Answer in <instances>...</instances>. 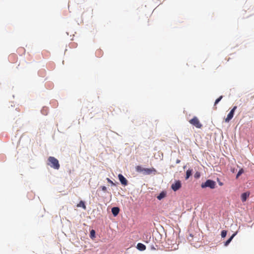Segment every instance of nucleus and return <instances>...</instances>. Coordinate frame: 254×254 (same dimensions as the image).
<instances>
[{
	"label": "nucleus",
	"instance_id": "39448f33",
	"mask_svg": "<svg viewBox=\"0 0 254 254\" xmlns=\"http://www.w3.org/2000/svg\"><path fill=\"white\" fill-rule=\"evenodd\" d=\"M181 186H182V184H181V181L178 180V181H176L175 182V183L171 185V188L174 191H176L178 190H179L181 188Z\"/></svg>",
	"mask_w": 254,
	"mask_h": 254
},
{
	"label": "nucleus",
	"instance_id": "1a4fd4ad",
	"mask_svg": "<svg viewBox=\"0 0 254 254\" xmlns=\"http://www.w3.org/2000/svg\"><path fill=\"white\" fill-rule=\"evenodd\" d=\"M119 211L120 209L118 207H114L112 208V212L115 216H117L119 214Z\"/></svg>",
	"mask_w": 254,
	"mask_h": 254
},
{
	"label": "nucleus",
	"instance_id": "412c9836",
	"mask_svg": "<svg viewBox=\"0 0 254 254\" xmlns=\"http://www.w3.org/2000/svg\"><path fill=\"white\" fill-rule=\"evenodd\" d=\"M102 190L104 191H106L107 190V188L105 186H102Z\"/></svg>",
	"mask_w": 254,
	"mask_h": 254
},
{
	"label": "nucleus",
	"instance_id": "20e7f679",
	"mask_svg": "<svg viewBox=\"0 0 254 254\" xmlns=\"http://www.w3.org/2000/svg\"><path fill=\"white\" fill-rule=\"evenodd\" d=\"M237 107L234 106L233 109L230 111L229 113L228 114L226 118L225 119V122L226 123H228L233 117L234 112L235 110L237 109Z\"/></svg>",
	"mask_w": 254,
	"mask_h": 254
},
{
	"label": "nucleus",
	"instance_id": "aec40b11",
	"mask_svg": "<svg viewBox=\"0 0 254 254\" xmlns=\"http://www.w3.org/2000/svg\"><path fill=\"white\" fill-rule=\"evenodd\" d=\"M13 58H16V55H15L14 54H12V55H10L9 56V59L10 60H11V59Z\"/></svg>",
	"mask_w": 254,
	"mask_h": 254
},
{
	"label": "nucleus",
	"instance_id": "2eb2a0df",
	"mask_svg": "<svg viewBox=\"0 0 254 254\" xmlns=\"http://www.w3.org/2000/svg\"><path fill=\"white\" fill-rule=\"evenodd\" d=\"M135 170L138 172H144V168H142L141 166H137Z\"/></svg>",
	"mask_w": 254,
	"mask_h": 254
},
{
	"label": "nucleus",
	"instance_id": "f3484780",
	"mask_svg": "<svg viewBox=\"0 0 254 254\" xmlns=\"http://www.w3.org/2000/svg\"><path fill=\"white\" fill-rule=\"evenodd\" d=\"M244 173V170L243 169H241L238 173H237V175H236V178H238L242 174H243Z\"/></svg>",
	"mask_w": 254,
	"mask_h": 254
},
{
	"label": "nucleus",
	"instance_id": "9d476101",
	"mask_svg": "<svg viewBox=\"0 0 254 254\" xmlns=\"http://www.w3.org/2000/svg\"><path fill=\"white\" fill-rule=\"evenodd\" d=\"M166 196V192L162 191L157 196V198L159 200H161Z\"/></svg>",
	"mask_w": 254,
	"mask_h": 254
},
{
	"label": "nucleus",
	"instance_id": "a211bd4d",
	"mask_svg": "<svg viewBox=\"0 0 254 254\" xmlns=\"http://www.w3.org/2000/svg\"><path fill=\"white\" fill-rule=\"evenodd\" d=\"M226 235H227V231H226V230L222 231L221 235L222 238L225 237Z\"/></svg>",
	"mask_w": 254,
	"mask_h": 254
},
{
	"label": "nucleus",
	"instance_id": "f257e3e1",
	"mask_svg": "<svg viewBox=\"0 0 254 254\" xmlns=\"http://www.w3.org/2000/svg\"><path fill=\"white\" fill-rule=\"evenodd\" d=\"M47 164L51 167L57 170H58L60 167L59 161L54 157L52 156L48 158Z\"/></svg>",
	"mask_w": 254,
	"mask_h": 254
},
{
	"label": "nucleus",
	"instance_id": "bb28decb",
	"mask_svg": "<svg viewBox=\"0 0 254 254\" xmlns=\"http://www.w3.org/2000/svg\"><path fill=\"white\" fill-rule=\"evenodd\" d=\"M195 176H197V177H199V175H198L197 174H195Z\"/></svg>",
	"mask_w": 254,
	"mask_h": 254
},
{
	"label": "nucleus",
	"instance_id": "6ab92c4d",
	"mask_svg": "<svg viewBox=\"0 0 254 254\" xmlns=\"http://www.w3.org/2000/svg\"><path fill=\"white\" fill-rule=\"evenodd\" d=\"M223 98L222 96H220L218 99L215 100L214 105H216Z\"/></svg>",
	"mask_w": 254,
	"mask_h": 254
},
{
	"label": "nucleus",
	"instance_id": "dca6fc26",
	"mask_svg": "<svg viewBox=\"0 0 254 254\" xmlns=\"http://www.w3.org/2000/svg\"><path fill=\"white\" fill-rule=\"evenodd\" d=\"M90 237L91 239H94L95 237V231L94 230L90 231Z\"/></svg>",
	"mask_w": 254,
	"mask_h": 254
},
{
	"label": "nucleus",
	"instance_id": "b1692460",
	"mask_svg": "<svg viewBox=\"0 0 254 254\" xmlns=\"http://www.w3.org/2000/svg\"><path fill=\"white\" fill-rule=\"evenodd\" d=\"M44 109H43V110H42V112L43 113V114H45L44 113Z\"/></svg>",
	"mask_w": 254,
	"mask_h": 254
},
{
	"label": "nucleus",
	"instance_id": "4468645a",
	"mask_svg": "<svg viewBox=\"0 0 254 254\" xmlns=\"http://www.w3.org/2000/svg\"><path fill=\"white\" fill-rule=\"evenodd\" d=\"M77 206L78 207H81L83 209H86V205L84 203V202L82 200H81L79 203L77 205Z\"/></svg>",
	"mask_w": 254,
	"mask_h": 254
},
{
	"label": "nucleus",
	"instance_id": "6e6552de",
	"mask_svg": "<svg viewBox=\"0 0 254 254\" xmlns=\"http://www.w3.org/2000/svg\"><path fill=\"white\" fill-rule=\"evenodd\" d=\"M250 193L249 192H244L241 195V199L243 202H245L246 201L247 198L249 196Z\"/></svg>",
	"mask_w": 254,
	"mask_h": 254
},
{
	"label": "nucleus",
	"instance_id": "7ed1b4c3",
	"mask_svg": "<svg viewBox=\"0 0 254 254\" xmlns=\"http://www.w3.org/2000/svg\"><path fill=\"white\" fill-rule=\"evenodd\" d=\"M189 123L198 128H200L202 127V124L200 123L199 120L196 117H194L192 119L190 120Z\"/></svg>",
	"mask_w": 254,
	"mask_h": 254
},
{
	"label": "nucleus",
	"instance_id": "0eeeda50",
	"mask_svg": "<svg viewBox=\"0 0 254 254\" xmlns=\"http://www.w3.org/2000/svg\"><path fill=\"white\" fill-rule=\"evenodd\" d=\"M156 172V170L154 168H144L143 174L144 175H149L153 172L155 173Z\"/></svg>",
	"mask_w": 254,
	"mask_h": 254
},
{
	"label": "nucleus",
	"instance_id": "423d86ee",
	"mask_svg": "<svg viewBox=\"0 0 254 254\" xmlns=\"http://www.w3.org/2000/svg\"><path fill=\"white\" fill-rule=\"evenodd\" d=\"M118 178L122 185H123L124 186L127 185V181L122 174H119L118 175Z\"/></svg>",
	"mask_w": 254,
	"mask_h": 254
},
{
	"label": "nucleus",
	"instance_id": "5701e85b",
	"mask_svg": "<svg viewBox=\"0 0 254 254\" xmlns=\"http://www.w3.org/2000/svg\"><path fill=\"white\" fill-rule=\"evenodd\" d=\"M180 160L179 159H177L176 160V163L178 164V163H180Z\"/></svg>",
	"mask_w": 254,
	"mask_h": 254
},
{
	"label": "nucleus",
	"instance_id": "a878e982",
	"mask_svg": "<svg viewBox=\"0 0 254 254\" xmlns=\"http://www.w3.org/2000/svg\"><path fill=\"white\" fill-rule=\"evenodd\" d=\"M195 176H197V177H199V175H198L197 174H195Z\"/></svg>",
	"mask_w": 254,
	"mask_h": 254
},
{
	"label": "nucleus",
	"instance_id": "f03ea898",
	"mask_svg": "<svg viewBox=\"0 0 254 254\" xmlns=\"http://www.w3.org/2000/svg\"><path fill=\"white\" fill-rule=\"evenodd\" d=\"M216 186V183L211 180H207L204 183H202L201 185L202 188H210V189H214Z\"/></svg>",
	"mask_w": 254,
	"mask_h": 254
},
{
	"label": "nucleus",
	"instance_id": "393cba45",
	"mask_svg": "<svg viewBox=\"0 0 254 254\" xmlns=\"http://www.w3.org/2000/svg\"><path fill=\"white\" fill-rule=\"evenodd\" d=\"M195 176H197V177H199V175H198L197 174H195Z\"/></svg>",
	"mask_w": 254,
	"mask_h": 254
},
{
	"label": "nucleus",
	"instance_id": "4be33fe9",
	"mask_svg": "<svg viewBox=\"0 0 254 254\" xmlns=\"http://www.w3.org/2000/svg\"><path fill=\"white\" fill-rule=\"evenodd\" d=\"M107 181H108V182H109L110 183H111L112 185H114V184L113 182V181H112L110 179H109V178H107Z\"/></svg>",
	"mask_w": 254,
	"mask_h": 254
},
{
	"label": "nucleus",
	"instance_id": "9b49d317",
	"mask_svg": "<svg viewBox=\"0 0 254 254\" xmlns=\"http://www.w3.org/2000/svg\"><path fill=\"white\" fill-rule=\"evenodd\" d=\"M137 248L140 251H144L145 250L146 247L141 243H138L137 245Z\"/></svg>",
	"mask_w": 254,
	"mask_h": 254
},
{
	"label": "nucleus",
	"instance_id": "f8f14e48",
	"mask_svg": "<svg viewBox=\"0 0 254 254\" xmlns=\"http://www.w3.org/2000/svg\"><path fill=\"white\" fill-rule=\"evenodd\" d=\"M192 173V169H188L186 172V176L185 177L186 180H188L190 176H191Z\"/></svg>",
	"mask_w": 254,
	"mask_h": 254
},
{
	"label": "nucleus",
	"instance_id": "ddd939ff",
	"mask_svg": "<svg viewBox=\"0 0 254 254\" xmlns=\"http://www.w3.org/2000/svg\"><path fill=\"white\" fill-rule=\"evenodd\" d=\"M236 235V233L232 235V236L225 243V246H227L229 243L231 242L234 236Z\"/></svg>",
	"mask_w": 254,
	"mask_h": 254
}]
</instances>
